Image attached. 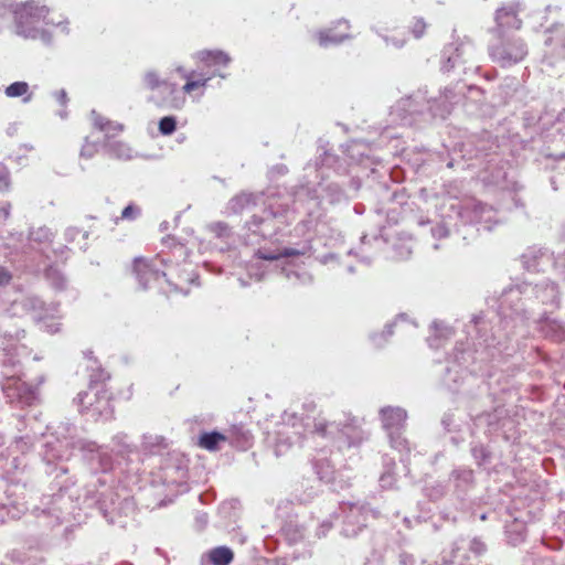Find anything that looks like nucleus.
<instances>
[{
  "mask_svg": "<svg viewBox=\"0 0 565 565\" xmlns=\"http://www.w3.org/2000/svg\"><path fill=\"white\" fill-rule=\"evenodd\" d=\"M469 551L476 556H481L487 552V544L480 537H472L468 545Z\"/></svg>",
  "mask_w": 565,
  "mask_h": 565,
  "instance_id": "obj_59",
  "label": "nucleus"
},
{
  "mask_svg": "<svg viewBox=\"0 0 565 565\" xmlns=\"http://www.w3.org/2000/svg\"><path fill=\"white\" fill-rule=\"evenodd\" d=\"M396 324V321L390 322L385 326L384 330L381 333H372L370 335L371 341L377 348L383 347L388 337L393 334V327Z\"/></svg>",
  "mask_w": 565,
  "mask_h": 565,
  "instance_id": "obj_55",
  "label": "nucleus"
},
{
  "mask_svg": "<svg viewBox=\"0 0 565 565\" xmlns=\"http://www.w3.org/2000/svg\"><path fill=\"white\" fill-rule=\"evenodd\" d=\"M552 262L553 252L539 245L529 246L520 255L521 266L529 273H544L551 267Z\"/></svg>",
  "mask_w": 565,
  "mask_h": 565,
  "instance_id": "obj_16",
  "label": "nucleus"
},
{
  "mask_svg": "<svg viewBox=\"0 0 565 565\" xmlns=\"http://www.w3.org/2000/svg\"><path fill=\"white\" fill-rule=\"evenodd\" d=\"M7 12H11L14 19L15 34L24 39L35 40L39 36V24L44 21L46 24L61 26L65 34L70 33L68 20L54 22L45 20L50 9L41 6L35 0L24 2H14L13 0H0V17H4Z\"/></svg>",
  "mask_w": 565,
  "mask_h": 565,
  "instance_id": "obj_4",
  "label": "nucleus"
},
{
  "mask_svg": "<svg viewBox=\"0 0 565 565\" xmlns=\"http://www.w3.org/2000/svg\"><path fill=\"white\" fill-rule=\"evenodd\" d=\"M10 188V171L0 162V192L8 191Z\"/></svg>",
  "mask_w": 565,
  "mask_h": 565,
  "instance_id": "obj_64",
  "label": "nucleus"
},
{
  "mask_svg": "<svg viewBox=\"0 0 565 565\" xmlns=\"http://www.w3.org/2000/svg\"><path fill=\"white\" fill-rule=\"evenodd\" d=\"M396 463L394 459L388 456L383 457V471L380 476L379 482L382 489H394L397 482V475L395 472Z\"/></svg>",
  "mask_w": 565,
  "mask_h": 565,
  "instance_id": "obj_32",
  "label": "nucleus"
},
{
  "mask_svg": "<svg viewBox=\"0 0 565 565\" xmlns=\"http://www.w3.org/2000/svg\"><path fill=\"white\" fill-rule=\"evenodd\" d=\"M196 57L207 66H227L232 61L231 56L221 50H202L196 53Z\"/></svg>",
  "mask_w": 565,
  "mask_h": 565,
  "instance_id": "obj_33",
  "label": "nucleus"
},
{
  "mask_svg": "<svg viewBox=\"0 0 565 565\" xmlns=\"http://www.w3.org/2000/svg\"><path fill=\"white\" fill-rule=\"evenodd\" d=\"M226 441L237 449L246 450L252 446L253 436L249 430H246L243 427H233L226 434Z\"/></svg>",
  "mask_w": 565,
  "mask_h": 565,
  "instance_id": "obj_31",
  "label": "nucleus"
},
{
  "mask_svg": "<svg viewBox=\"0 0 565 565\" xmlns=\"http://www.w3.org/2000/svg\"><path fill=\"white\" fill-rule=\"evenodd\" d=\"M355 424L354 420L351 423H335V422H326L318 420L313 423L312 433L321 436V437H335L338 435H342L348 438L349 445L354 444L355 436Z\"/></svg>",
  "mask_w": 565,
  "mask_h": 565,
  "instance_id": "obj_19",
  "label": "nucleus"
},
{
  "mask_svg": "<svg viewBox=\"0 0 565 565\" xmlns=\"http://www.w3.org/2000/svg\"><path fill=\"white\" fill-rule=\"evenodd\" d=\"M82 438L76 435V427L71 423H61L55 431L49 436L42 446L41 457L45 463V473H55L51 490L44 494L40 503L32 509V514L40 526L54 529L71 521L81 522V513L87 515L88 511H97L108 524L126 527L127 520L135 513L134 499L125 497L119 500L118 493L102 483L103 490L96 484L85 488L83 498H74L71 491L75 481L67 477L70 469L66 461L73 456L75 449H81Z\"/></svg>",
  "mask_w": 565,
  "mask_h": 565,
  "instance_id": "obj_1",
  "label": "nucleus"
},
{
  "mask_svg": "<svg viewBox=\"0 0 565 565\" xmlns=\"http://www.w3.org/2000/svg\"><path fill=\"white\" fill-rule=\"evenodd\" d=\"M93 125L100 131L107 129V127H115L117 131L124 130V125L120 122L111 121L99 115L96 110H92Z\"/></svg>",
  "mask_w": 565,
  "mask_h": 565,
  "instance_id": "obj_52",
  "label": "nucleus"
},
{
  "mask_svg": "<svg viewBox=\"0 0 565 565\" xmlns=\"http://www.w3.org/2000/svg\"><path fill=\"white\" fill-rule=\"evenodd\" d=\"M12 278V273L7 267L0 265V305L9 302V300L3 297V292L11 284Z\"/></svg>",
  "mask_w": 565,
  "mask_h": 565,
  "instance_id": "obj_57",
  "label": "nucleus"
},
{
  "mask_svg": "<svg viewBox=\"0 0 565 565\" xmlns=\"http://www.w3.org/2000/svg\"><path fill=\"white\" fill-rule=\"evenodd\" d=\"M252 204H255L254 194L243 192L230 200L228 210L234 214H238Z\"/></svg>",
  "mask_w": 565,
  "mask_h": 565,
  "instance_id": "obj_43",
  "label": "nucleus"
},
{
  "mask_svg": "<svg viewBox=\"0 0 565 565\" xmlns=\"http://www.w3.org/2000/svg\"><path fill=\"white\" fill-rule=\"evenodd\" d=\"M145 82L148 88L154 90L160 89L163 95L162 98L156 99L154 96L150 100L154 102L157 106L167 109H179L184 103V97L178 88L177 84L161 81L154 71H149L145 74Z\"/></svg>",
  "mask_w": 565,
  "mask_h": 565,
  "instance_id": "obj_12",
  "label": "nucleus"
},
{
  "mask_svg": "<svg viewBox=\"0 0 565 565\" xmlns=\"http://www.w3.org/2000/svg\"><path fill=\"white\" fill-rule=\"evenodd\" d=\"M491 60L501 67L521 63L527 55V44L516 33L493 34L488 46Z\"/></svg>",
  "mask_w": 565,
  "mask_h": 565,
  "instance_id": "obj_5",
  "label": "nucleus"
},
{
  "mask_svg": "<svg viewBox=\"0 0 565 565\" xmlns=\"http://www.w3.org/2000/svg\"><path fill=\"white\" fill-rule=\"evenodd\" d=\"M322 191V200L328 201L330 204H338L347 200V195L341 185L335 182L326 185L319 184Z\"/></svg>",
  "mask_w": 565,
  "mask_h": 565,
  "instance_id": "obj_39",
  "label": "nucleus"
},
{
  "mask_svg": "<svg viewBox=\"0 0 565 565\" xmlns=\"http://www.w3.org/2000/svg\"><path fill=\"white\" fill-rule=\"evenodd\" d=\"M284 435L285 433L282 431L278 433L275 447V452L277 456H279L284 450L288 449L295 443V440L290 436L284 438Z\"/></svg>",
  "mask_w": 565,
  "mask_h": 565,
  "instance_id": "obj_60",
  "label": "nucleus"
},
{
  "mask_svg": "<svg viewBox=\"0 0 565 565\" xmlns=\"http://www.w3.org/2000/svg\"><path fill=\"white\" fill-rule=\"evenodd\" d=\"M311 249V246L310 244L308 243H305L301 248H296V247H285L282 248L279 253H274V252H270V250H263V249H258L256 252V256L257 258L259 259H264V260H275V262H280L282 259H286L288 257H292V256H300V255H305L307 254L309 250Z\"/></svg>",
  "mask_w": 565,
  "mask_h": 565,
  "instance_id": "obj_29",
  "label": "nucleus"
},
{
  "mask_svg": "<svg viewBox=\"0 0 565 565\" xmlns=\"http://www.w3.org/2000/svg\"><path fill=\"white\" fill-rule=\"evenodd\" d=\"M426 491H427V497L431 501L440 500L441 498H444V495L447 492L446 487L441 483L433 484L429 488H427Z\"/></svg>",
  "mask_w": 565,
  "mask_h": 565,
  "instance_id": "obj_61",
  "label": "nucleus"
},
{
  "mask_svg": "<svg viewBox=\"0 0 565 565\" xmlns=\"http://www.w3.org/2000/svg\"><path fill=\"white\" fill-rule=\"evenodd\" d=\"M234 559L233 551L225 546L211 548L201 557V565H230Z\"/></svg>",
  "mask_w": 565,
  "mask_h": 565,
  "instance_id": "obj_28",
  "label": "nucleus"
},
{
  "mask_svg": "<svg viewBox=\"0 0 565 565\" xmlns=\"http://www.w3.org/2000/svg\"><path fill=\"white\" fill-rule=\"evenodd\" d=\"M490 326L483 316H473L468 326V333L475 337L466 342L458 341L451 354L447 356V365L444 369L441 384L450 392L460 390L468 373L490 375L488 365L500 361L504 355H510L509 347L497 340L491 333Z\"/></svg>",
  "mask_w": 565,
  "mask_h": 565,
  "instance_id": "obj_2",
  "label": "nucleus"
},
{
  "mask_svg": "<svg viewBox=\"0 0 565 565\" xmlns=\"http://www.w3.org/2000/svg\"><path fill=\"white\" fill-rule=\"evenodd\" d=\"M53 236V232L46 226L33 228L29 233V239L40 244L52 242Z\"/></svg>",
  "mask_w": 565,
  "mask_h": 565,
  "instance_id": "obj_53",
  "label": "nucleus"
},
{
  "mask_svg": "<svg viewBox=\"0 0 565 565\" xmlns=\"http://www.w3.org/2000/svg\"><path fill=\"white\" fill-rule=\"evenodd\" d=\"M114 407L111 405L110 395L106 390H96L93 407L86 416L93 420H109L113 418Z\"/></svg>",
  "mask_w": 565,
  "mask_h": 565,
  "instance_id": "obj_24",
  "label": "nucleus"
},
{
  "mask_svg": "<svg viewBox=\"0 0 565 565\" xmlns=\"http://www.w3.org/2000/svg\"><path fill=\"white\" fill-rule=\"evenodd\" d=\"M380 415L385 431L405 429L407 413L404 408L385 406L381 408Z\"/></svg>",
  "mask_w": 565,
  "mask_h": 565,
  "instance_id": "obj_25",
  "label": "nucleus"
},
{
  "mask_svg": "<svg viewBox=\"0 0 565 565\" xmlns=\"http://www.w3.org/2000/svg\"><path fill=\"white\" fill-rule=\"evenodd\" d=\"M25 331L17 329L14 332L11 330H2L0 328V349L3 351L6 359L4 364L14 366L18 363V347L17 343L23 339Z\"/></svg>",
  "mask_w": 565,
  "mask_h": 565,
  "instance_id": "obj_22",
  "label": "nucleus"
},
{
  "mask_svg": "<svg viewBox=\"0 0 565 565\" xmlns=\"http://www.w3.org/2000/svg\"><path fill=\"white\" fill-rule=\"evenodd\" d=\"M544 29L545 33H550L551 35L544 40L546 45L556 44L563 49V53L565 55V30L562 24L553 22L551 24H541Z\"/></svg>",
  "mask_w": 565,
  "mask_h": 565,
  "instance_id": "obj_35",
  "label": "nucleus"
},
{
  "mask_svg": "<svg viewBox=\"0 0 565 565\" xmlns=\"http://www.w3.org/2000/svg\"><path fill=\"white\" fill-rule=\"evenodd\" d=\"M30 86L24 81L13 82L4 88V94L9 98H19L22 97V102L24 104L30 103L32 100V93L29 92Z\"/></svg>",
  "mask_w": 565,
  "mask_h": 565,
  "instance_id": "obj_38",
  "label": "nucleus"
},
{
  "mask_svg": "<svg viewBox=\"0 0 565 565\" xmlns=\"http://www.w3.org/2000/svg\"><path fill=\"white\" fill-rule=\"evenodd\" d=\"M431 329L434 331V335L427 339L428 345L430 348H438V340L441 338H447L450 335V329L444 324L443 322L434 321L431 323Z\"/></svg>",
  "mask_w": 565,
  "mask_h": 565,
  "instance_id": "obj_50",
  "label": "nucleus"
},
{
  "mask_svg": "<svg viewBox=\"0 0 565 565\" xmlns=\"http://www.w3.org/2000/svg\"><path fill=\"white\" fill-rule=\"evenodd\" d=\"M44 277L49 285L56 291H64L67 288V278L57 267L50 265L44 270Z\"/></svg>",
  "mask_w": 565,
  "mask_h": 565,
  "instance_id": "obj_37",
  "label": "nucleus"
},
{
  "mask_svg": "<svg viewBox=\"0 0 565 565\" xmlns=\"http://www.w3.org/2000/svg\"><path fill=\"white\" fill-rule=\"evenodd\" d=\"M292 510L294 505L289 501L280 502L277 507V518L281 520L280 534L290 545L302 541L306 534L305 525Z\"/></svg>",
  "mask_w": 565,
  "mask_h": 565,
  "instance_id": "obj_13",
  "label": "nucleus"
},
{
  "mask_svg": "<svg viewBox=\"0 0 565 565\" xmlns=\"http://www.w3.org/2000/svg\"><path fill=\"white\" fill-rule=\"evenodd\" d=\"M475 46L468 39L446 45L441 52V71L448 73L472 61Z\"/></svg>",
  "mask_w": 565,
  "mask_h": 565,
  "instance_id": "obj_15",
  "label": "nucleus"
},
{
  "mask_svg": "<svg viewBox=\"0 0 565 565\" xmlns=\"http://www.w3.org/2000/svg\"><path fill=\"white\" fill-rule=\"evenodd\" d=\"M530 295L547 309V313L559 308L561 294L558 286L550 279H545L535 285L530 284Z\"/></svg>",
  "mask_w": 565,
  "mask_h": 565,
  "instance_id": "obj_18",
  "label": "nucleus"
},
{
  "mask_svg": "<svg viewBox=\"0 0 565 565\" xmlns=\"http://www.w3.org/2000/svg\"><path fill=\"white\" fill-rule=\"evenodd\" d=\"M281 274L285 275V277L288 280H291L294 284H296V282L310 284L312 281V278L308 273H306V271L299 273V271L292 270L290 268H287L285 266L281 268Z\"/></svg>",
  "mask_w": 565,
  "mask_h": 565,
  "instance_id": "obj_54",
  "label": "nucleus"
},
{
  "mask_svg": "<svg viewBox=\"0 0 565 565\" xmlns=\"http://www.w3.org/2000/svg\"><path fill=\"white\" fill-rule=\"evenodd\" d=\"M42 559L36 557L28 556L20 552H12L6 563H0V565H39Z\"/></svg>",
  "mask_w": 565,
  "mask_h": 565,
  "instance_id": "obj_51",
  "label": "nucleus"
},
{
  "mask_svg": "<svg viewBox=\"0 0 565 565\" xmlns=\"http://www.w3.org/2000/svg\"><path fill=\"white\" fill-rule=\"evenodd\" d=\"M470 452L479 467L487 466L491 462L492 454L488 447L482 444H473L470 448Z\"/></svg>",
  "mask_w": 565,
  "mask_h": 565,
  "instance_id": "obj_47",
  "label": "nucleus"
},
{
  "mask_svg": "<svg viewBox=\"0 0 565 565\" xmlns=\"http://www.w3.org/2000/svg\"><path fill=\"white\" fill-rule=\"evenodd\" d=\"M451 209L463 224L471 223L481 226L486 231H491L492 224L495 223V211L492 206L482 202H477L471 207L451 205Z\"/></svg>",
  "mask_w": 565,
  "mask_h": 565,
  "instance_id": "obj_14",
  "label": "nucleus"
},
{
  "mask_svg": "<svg viewBox=\"0 0 565 565\" xmlns=\"http://www.w3.org/2000/svg\"><path fill=\"white\" fill-rule=\"evenodd\" d=\"M26 510L24 486L12 483L0 488V524L8 520H19Z\"/></svg>",
  "mask_w": 565,
  "mask_h": 565,
  "instance_id": "obj_8",
  "label": "nucleus"
},
{
  "mask_svg": "<svg viewBox=\"0 0 565 565\" xmlns=\"http://www.w3.org/2000/svg\"><path fill=\"white\" fill-rule=\"evenodd\" d=\"M454 228L456 231H459L457 228V224H452L451 216L448 215L446 217H443V221L440 223L433 226L430 232H431L433 237L440 239V238H445V237L449 236L450 232Z\"/></svg>",
  "mask_w": 565,
  "mask_h": 565,
  "instance_id": "obj_49",
  "label": "nucleus"
},
{
  "mask_svg": "<svg viewBox=\"0 0 565 565\" xmlns=\"http://www.w3.org/2000/svg\"><path fill=\"white\" fill-rule=\"evenodd\" d=\"M79 450L84 452L85 458L95 471L106 472L111 469L113 461L110 455L96 443L82 439Z\"/></svg>",
  "mask_w": 565,
  "mask_h": 565,
  "instance_id": "obj_20",
  "label": "nucleus"
},
{
  "mask_svg": "<svg viewBox=\"0 0 565 565\" xmlns=\"http://www.w3.org/2000/svg\"><path fill=\"white\" fill-rule=\"evenodd\" d=\"M495 28L493 34L515 33L521 28V20L518 18L516 10L513 6L502 7L495 12Z\"/></svg>",
  "mask_w": 565,
  "mask_h": 565,
  "instance_id": "obj_23",
  "label": "nucleus"
},
{
  "mask_svg": "<svg viewBox=\"0 0 565 565\" xmlns=\"http://www.w3.org/2000/svg\"><path fill=\"white\" fill-rule=\"evenodd\" d=\"M168 444L166 438L160 435L145 434L140 446L139 454L142 452L146 456L160 455L166 450Z\"/></svg>",
  "mask_w": 565,
  "mask_h": 565,
  "instance_id": "obj_30",
  "label": "nucleus"
},
{
  "mask_svg": "<svg viewBox=\"0 0 565 565\" xmlns=\"http://www.w3.org/2000/svg\"><path fill=\"white\" fill-rule=\"evenodd\" d=\"M79 235L82 236V238L84 241H86L89 236V233L87 231H82L78 227H68V228H66L65 234H64L65 241L67 243L74 242L77 238V236H79Z\"/></svg>",
  "mask_w": 565,
  "mask_h": 565,
  "instance_id": "obj_62",
  "label": "nucleus"
},
{
  "mask_svg": "<svg viewBox=\"0 0 565 565\" xmlns=\"http://www.w3.org/2000/svg\"><path fill=\"white\" fill-rule=\"evenodd\" d=\"M96 395V388L89 387L87 391L79 392L74 398V402L78 406V411L81 414L87 415L89 412V407H93L94 399Z\"/></svg>",
  "mask_w": 565,
  "mask_h": 565,
  "instance_id": "obj_45",
  "label": "nucleus"
},
{
  "mask_svg": "<svg viewBox=\"0 0 565 565\" xmlns=\"http://www.w3.org/2000/svg\"><path fill=\"white\" fill-rule=\"evenodd\" d=\"M313 469L321 481L331 482L334 468L327 459H318L313 462Z\"/></svg>",
  "mask_w": 565,
  "mask_h": 565,
  "instance_id": "obj_48",
  "label": "nucleus"
},
{
  "mask_svg": "<svg viewBox=\"0 0 565 565\" xmlns=\"http://www.w3.org/2000/svg\"><path fill=\"white\" fill-rule=\"evenodd\" d=\"M350 34L348 32H334L333 29H326L318 33V40L320 46L327 47L329 45H337L342 43L345 39H349Z\"/></svg>",
  "mask_w": 565,
  "mask_h": 565,
  "instance_id": "obj_41",
  "label": "nucleus"
},
{
  "mask_svg": "<svg viewBox=\"0 0 565 565\" xmlns=\"http://www.w3.org/2000/svg\"><path fill=\"white\" fill-rule=\"evenodd\" d=\"M455 94L446 88L438 97H428L427 90L419 88L401 98L393 107V114L402 125L415 126L444 120L452 110Z\"/></svg>",
  "mask_w": 565,
  "mask_h": 565,
  "instance_id": "obj_3",
  "label": "nucleus"
},
{
  "mask_svg": "<svg viewBox=\"0 0 565 565\" xmlns=\"http://www.w3.org/2000/svg\"><path fill=\"white\" fill-rule=\"evenodd\" d=\"M104 149L109 157L118 160H130L132 158L131 148L122 141L106 140Z\"/></svg>",
  "mask_w": 565,
  "mask_h": 565,
  "instance_id": "obj_34",
  "label": "nucleus"
},
{
  "mask_svg": "<svg viewBox=\"0 0 565 565\" xmlns=\"http://www.w3.org/2000/svg\"><path fill=\"white\" fill-rule=\"evenodd\" d=\"M158 129L162 136H170L177 129V118L174 116H164L159 120Z\"/></svg>",
  "mask_w": 565,
  "mask_h": 565,
  "instance_id": "obj_58",
  "label": "nucleus"
},
{
  "mask_svg": "<svg viewBox=\"0 0 565 565\" xmlns=\"http://www.w3.org/2000/svg\"><path fill=\"white\" fill-rule=\"evenodd\" d=\"M522 296H530V284L510 285L502 290L499 297V313L505 326L509 321L524 323L532 318L533 308L525 307ZM513 327H516V323Z\"/></svg>",
  "mask_w": 565,
  "mask_h": 565,
  "instance_id": "obj_6",
  "label": "nucleus"
},
{
  "mask_svg": "<svg viewBox=\"0 0 565 565\" xmlns=\"http://www.w3.org/2000/svg\"><path fill=\"white\" fill-rule=\"evenodd\" d=\"M7 402L17 407L32 406L40 401L38 386H32L18 377L9 376L1 384Z\"/></svg>",
  "mask_w": 565,
  "mask_h": 565,
  "instance_id": "obj_10",
  "label": "nucleus"
},
{
  "mask_svg": "<svg viewBox=\"0 0 565 565\" xmlns=\"http://www.w3.org/2000/svg\"><path fill=\"white\" fill-rule=\"evenodd\" d=\"M157 259H146L136 257L134 259V273L141 289L146 290L152 286L153 282L166 278V273L157 267Z\"/></svg>",
  "mask_w": 565,
  "mask_h": 565,
  "instance_id": "obj_17",
  "label": "nucleus"
},
{
  "mask_svg": "<svg viewBox=\"0 0 565 565\" xmlns=\"http://www.w3.org/2000/svg\"><path fill=\"white\" fill-rule=\"evenodd\" d=\"M113 443L118 454L128 456L136 455L137 457H139V450L134 444H131L128 440V436L126 434L120 433L115 435L113 438Z\"/></svg>",
  "mask_w": 565,
  "mask_h": 565,
  "instance_id": "obj_46",
  "label": "nucleus"
},
{
  "mask_svg": "<svg viewBox=\"0 0 565 565\" xmlns=\"http://www.w3.org/2000/svg\"><path fill=\"white\" fill-rule=\"evenodd\" d=\"M470 416L477 427L486 428L489 435L502 433L505 438H509V433L514 426V420L509 415L508 409L500 405L493 408L492 412H483Z\"/></svg>",
  "mask_w": 565,
  "mask_h": 565,
  "instance_id": "obj_11",
  "label": "nucleus"
},
{
  "mask_svg": "<svg viewBox=\"0 0 565 565\" xmlns=\"http://www.w3.org/2000/svg\"><path fill=\"white\" fill-rule=\"evenodd\" d=\"M88 370L90 371L88 386L96 390H105L104 383L110 379L109 373L98 365L96 360H94L93 364L88 365Z\"/></svg>",
  "mask_w": 565,
  "mask_h": 565,
  "instance_id": "obj_40",
  "label": "nucleus"
},
{
  "mask_svg": "<svg viewBox=\"0 0 565 565\" xmlns=\"http://www.w3.org/2000/svg\"><path fill=\"white\" fill-rule=\"evenodd\" d=\"M554 270L565 278V250L557 255L553 254V262L551 265Z\"/></svg>",
  "mask_w": 565,
  "mask_h": 565,
  "instance_id": "obj_63",
  "label": "nucleus"
},
{
  "mask_svg": "<svg viewBox=\"0 0 565 565\" xmlns=\"http://www.w3.org/2000/svg\"><path fill=\"white\" fill-rule=\"evenodd\" d=\"M209 231L217 238L227 239L232 236V230L225 222H214L209 224Z\"/></svg>",
  "mask_w": 565,
  "mask_h": 565,
  "instance_id": "obj_56",
  "label": "nucleus"
},
{
  "mask_svg": "<svg viewBox=\"0 0 565 565\" xmlns=\"http://www.w3.org/2000/svg\"><path fill=\"white\" fill-rule=\"evenodd\" d=\"M316 167L318 169H333L335 172L343 170L339 157L329 152L326 148H322V152L319 154V158L316 161Z\"/></svg>",
  "mask_w": 565,
  "mask_h": 565,
  "instance_id": "obj_44",
  "label": "nucleus"
},
{
  "mask_svg": "<svg viewBox=\"0 0 565 565\" xmlns=\"http://www.w3.org/2000/svg\"><path fill=\"white\" fill-rule=\"evenodd\" d=\"M342 515L341 534L345 537H355L365 526L373 510L365 503L341 502L339 505Z\"/></svg>",
  "mask_w": 565,
  "mask_h": 565,
  "instance_id": "obj_9",
  "label": "nucleus"
},
{
  "mask_svg": "<svg viewBox=\"0 0 565 565\" xmlns=\"http://www.w3.org/2000/svg\"><path fill=\"white\" fill-rule=\"evenodd\" d=\"M226 441V434L217 430L204 431L199 437L198 445L209 451H216L220 449V444Z\"/></svg>",
  "mask_w": 565,
  "mask_h": 565,
  "instance_id": "obj_36",
  "label": "nucleus"
},
{
  "mask_svg": "<svg viewBox=\"0 0 565 565\" xmlns=\"http://www.w3.org/2000/svg\"><path fill=\"white\" fill-rule=\"evenodd\" d=\"M286 211H275L271 206L263 211L262 215H253L246 222L247 230L246 241L248 244L258 243L259 241L270 239L277 235L282 224L281 218Z\"/></svg>",
  "mask_w": 565,
  "mask_h": 565,
  "instance_id": "obj_7",
  "label": "nucleus"
},
{
  "mask_svg": "<svg viewBox=\"0 0 565 565\" xmlns=\"http://www.w3.org/2000/svg\"><path fill=\"white\" fill-rule=\"evenodd\" d=\"M386 433L391 447L401 454L399 460L404 465L405 471L408 473L409 454L412 448L409 441L404 437V429H396Z\"/></svg>",
  "mask_w": 565,
  "mask_h": 565,
  "instance_id": "obj_27",
  "label": "nucleus"
},
{
  "mask_svg": "<svg viewBox=\"0 0 565 565\" xmlns=\"http://www.w3.org/2000/svg\"><path fill=\"white\" fill-rule=\"evenodd\" d=\"M449 481L452 484L456 498L465 501L468 493L475 488V472L468 467H456L449 475Z\"/></svg>",
  "mask_w": 565,
  "mask_h": 565,
  "instance_id": "obj_21",
  "label": "nucleus"
},
{
  "mask_svg": "<svg viewBox=\"0 0 565 565\" xmlns=\"http://www.w3.org/2000/svg\"><path fill=\"white\" fill-rule=\"evenodd\" d=\"M539 322L542 323L543 334L554 342L565 341V324L558 320L550 319L547 309L540 315Z\"/></svg>",
  "mask_w": 565,
  "mask_h": 565,
  "instance_id": "obj_26",
  "label": "nucleus"
},
{
  "mask_svg": "<svg viewBox=\"0 0 565 565\" xmlns=\"http://www.w3.org/2000/svg\"><path fill=\"white\" fill-rule=\"evenodd\" d=\"M505 534L508 543L512 546H516L524 542L526 536V527L523 523L513 522L511 525L505 527Z\"/></svg>",
  "mask_w": 565,
  "mask_h": 565,
  "instance_id": "obj_42",
  "label": "nucleus"
}]
</instances>
